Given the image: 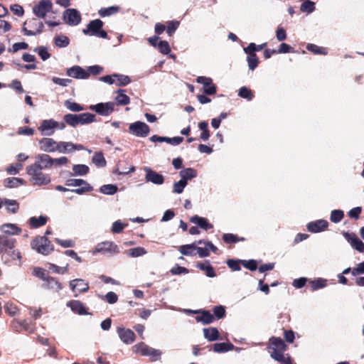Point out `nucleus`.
<instances>
[{"instance_id":"9","label":"nucleus","mask_w":364,"mask_h":364,"mask_svg":"<svg viewBox=\"0 0 364 364\" xmlns=\"http://www.w3.org/2000/svg\"><path fill=\"white\" fill-rule=\"evenodd\" d=\"M115 103L109 102L106 103L100 102L95 105H91L90 109L95 111L98 114L102 116H108L114 110Z\"/></svg>"},{"instance_id":"24","label":"nucleus","mask_w":364,"mask_h":364,"mask_svg":"<svg viewBox=\"0 0 364 364\" xmlns=\"http://www.w3.org/2000/svg\"><path fill=\"white\" fill-rule=\"evenodd\" d=\"M117 333L120 339L125 343H132L134 341L135 334L133 331L130 329H125L124 328H117Z\"/></svg>"},{"instance_id":"16","label":"nucleus","mask_w":364,"mask_h":364,"mask_svg":"<svg viewBox=\"0 0 364 364\" xmlns=\"http://www.w3.org/2000/svg\"><path fill=\"white\" fill-rule=\"evenodd\" d=\"M39 148L45 152H54L57 151L58 142L52 138H43L39 141Z\"/></svg>"},{"instance_id":"34","label":"nucleus","mask_w":364,"mask_h":364,"mask_svg":"<svg viewBox=\"0 0 364 364\" xmlns=\"http://www.w3.org/2000/svg\"><path fill=\"white\" fill-rule=\"evenodd\" d=\"M271 348L272 350H286L287 345L284 341L279 337H272L270 339Z\"/></svg>"},{"instance_id":"2","label":"nucleus","mask_w":364,"mask_h":364,"mask_svg":"<svg viewBox=\"0 0 364 364\" xmlns=\"http://www.w3.org/2000/svg\"><path fill=\"white\" fill-rule=\"evenodd\" d=\"M31 248L38 253L48 255L54 250L51 242L46 236L36 237L31 242Z\"/></svg>"},{"instance_id":"62","label":"nucleus","mask_w":364,"mask_h":364,"mask_svg":"<svg viewBox=\"0 0 364 364\" xmlns=\"http://www.w3.org/2000/svg\"><path fill=\"white\" fill-rule=\"evenodd\" d=\"M186 185L187 183L184 180L181 179L179 181L174 183L173 192L176 193H181Z\"/></svg>"},{"instance_id":"42","label":"nucleus","mask_w":364,"mask_h":364,"mask_svg":"<svg viewBox=\"0 0 364 364\" xmlns=\"http://www.w3.org/2000/svg\"><path fill=\"white\" fill-rule=\"evenodd\" d=\"M223 240L226 244H235L240 241H245V237H240L232 233H225L223 235Z\"/></svg>"},{"instance_id":"10","label":"nucleus","mask_w":364,"mask_h":364,"mask_svg":"<svg viewBox=\"0 0 364 364\" xmlns=\"http://www.w3.org/2000/svg\"><path fill=\"white\" fill-rule=\"evenodd\" d=\"M65 23L70 26H77L81 21L80 13L75 9H68L63 14Z\"/></svg>"},{"instance_id":"20","label":"nucleus","mask_w":364,"mask_h":364,"mask_svg":"<svg viewBox=\"0 0 364 364\" xmlns=\"http://www.w3.org/2000/svg\"><path fill=\"white\" fill-rule=\"evenodd\" d=\"M67 75L76 79H87L89 77L87 71L79 65H75L68 68L67 70Z\"/></svg>"},{"instance_id":"18","label":"nucleus","mask_w":364,"mask_h":364,"mask_svg":"<svg viewBox=\"0 0 364 364\" xmlns=\"http://www.w3.org/2000/svg\"><path fill=\"white\" fill-rule=\"evenodd\" d=\"M328 227V222L326 220H317L310 222L307 225V230L314 233L320 232L326 230Z\"/></svg>"},{"instance_id":"7","label":"nucleus","mask_w":364,"mask_h":364,"mask_svg":"<svg viewBox=\"0 0 364 364\" xmlns=\"http://www.w3.org/2000/svg\"><path fill=\"white\" fill-rule=\"evenodd\" d=\"M65 186H80V188L71 190L78 195H82L93 191V187L86 181L80 178H70L66 180Z\"/></svg>"},{"instance_id":"17","label":"nucleus","mask_w":364,"mask_h":364,"mask_svg":"<svg viewBox=\"0 0 364 364\" xmlns=\"http://www.w3.org/2000/svg\"><path fill=\"white\" fill-rule=\"evenodd\" d=\"M69 286L73 291L78 293L87 292L89 290V284L82 279H75L69 282Z\"/></svg>"},{"instance_id":"37","label":"nucleus","mask_w":364,"mask_h":364,"mask_svg":"<svg viewBox=\"0 0 364 364\" xmlns=\"http://www.w3.org/2000/svg\"><path fill=\"white\" fill-rule=\"evenodd\" d=\"M180 176L182 180H184L186 183L188 180H191L197 176V171L193 168H187L180 171Z\"/></svg>"},{"instance_id":"57","label":"nucleus","mask_w":364,"mask_h":364,"mask_svg":"<svg viewBox=\"0 0 364 364\" xmlns=\"http://www.w3.org/2000/svg\"><path fill=\"white\" fill-rule=\"evenodd\" d=\"M242 265L250 270V271H255L258 267L257 262L255 259H249V260H243L242 259Z\"/></svg>"},{"instance_id":"8","label":"nucleus","mask_w":364,"mask_h":364,"mask_svg":"<svg viewBox=\"0 0 364 364\" xmlns=\"http://www.w3.org/2000/svg\"><path fill=\"white\" fill-rule=\"evenodd\" d=\"M129 130L135 136L145 137L149 134L150 129L146 123L139 121L131 124Z\"/></svg>"},{"instance_id":"15","label":"nucleus","mask_w":364,"mask_h":364,"mask_svg":"<svg viewBox=\"0 0 364 364\" xmlns=\"http://www.w3.org/2000/svg\"><path fill=\"white\" fill-rule=\"evenodd\" d=\"M344 237L350 244L353 248L359 252H364V243L357 237L355 233H349L344 232L343 233Z\"/></svg>"},{"instance_id":"33","label":"nucleus","mask_w":364,"mask_h":364,"mask_svg":"<svg viewBox=\"0 0 364 364\" xmlns=\"http://www.w3.org/2000/svg\"><path fill=\"white\" fill-rule=\"evenodd\" d=\"M204 337L209 341H217L220 338L218 330L215 327H210L203 329Z\"/></svg>"},{"instance_id":"22","label":"nucleus","mask_w":364,"mask_h":364,"mask_svg":"<svg viewBox=\"0 0 364 364\" xmlns=\"http://www.w3.org/2000/svg\"><path fill=\"white\" fill-rule=\"evenodd\" d=\"M195 318L196 322L208 325L213 322L214 316L208 310L199 309V314H198Z\"/></svg>"},{"instance_id":"55","label":"nucleus","mask_w":364,"mask_h":364,"mask_svg":"<svg viewBox=\"0 0 364 364\" xmlns=\"http://www.w3.org/2000/svg\"><path fill=\"white\" fill-rule=\"evenodd\" d=\"M33 274L42 279L43 282L48 278L49 276L48 272H46L44 269L41 267H35L33 270Z\"/></svg>"},{"instance_id":"11","label":"nucleus","mask_w":364,"mask_h":364,"mask_svg":"<svg viewBox=\"0 0 364 364\" xmlns=\"http://www.w3.org/2000/svg\"><path fill=\"white\" fill-rule=\"evenodd\" d=\"M196 82L203 85V92L208 95H215L217 92V87L213 82L210 77L205 76H199L196 78Z\"/></svg>"},{"instance_id":"46","label":"nucleus","mask_w":364,"mask_h":364,"mask_svg":"<svg viewBox=\"0 0 364 364\" xmlns=\"http://www.w3.org/2000/svg\"><path fill=\"white\" fill-rule=\"evenodd\" d=\"M23 180L20 178H7L4 181V185L6 188H14L23 184Z\"/></svg>"},{"instance_id":"35","label":"nucleus","mask_w":364,"mask_h":364,"mask_svg":"<svg viewBox=\"0 0 364 364\" xmlns=\"http://www.w3.org/2000/svg\"><path fill=\"white\" fill-rule=\"evenodd\" d=\"M233 344L231 343H217L213 345V350L215 353H225L232 350Z\"/></svg>"},{"instance_id":"23","label":"nucleus","mask_w":364,"mask_h":364,"mask_svg":"<svg viewBox=\"0 0 364 364\" xmlns=\"http://www.w3.org/2000/svg\"><path fill=\"white\" fill-rule=\"evenodd\" d=\"M16 240L6 235H0V253H5L14 248Z\"/></svg>"},{"instance_id":"30","label":"nucleus","mask_w":364,"mask_h":364,"mask_svg":"<svg viewBox=\"0 0 364 364\" xmlns=\"http://www.w3.org/2000/svg\"><path fill=\"white\" fill-rule=\"evenodd\" d=\"M117 96L115 97L114 100L116 101L115 105H120V106H124L127 105L130 103V98L129 96H127L125 92V90H118L117 92Z\"/></svg>"},{"instance_id":"49","label":"nucleus","mask_w":364,"mask_h":364,"mask_svg":"<svg viewBox=\"0 0 364 364\" xmlns=\"http://www.w3.org/2000/svg\"><path fill=\"white\" fill-rule=\"evenodd\" d=\"M166 31L169 36H171L179 26L178 21H169L166 23Z\"/></svg>"},{"instance_id":"47","label":"nucleus","mask_w":364,"mask_h":364,"mask_svg":"<svg viewBox=\"0 0 364 364\" xmlns=\"http://www.w3.org/2000/svg\"><path fill=\"white\" fill-rule=\"evenodd\" d=\"M100 191L101 193L106 195H114L117 192L118 188L116 185L107 184L102 186Z\"/></svg>"},{"instance_id":"3","label":"nucleus","mask_w":364,"mask_h":364,"mask_svg":"<svg viewBox=\"0 0 364 364\" xmlns=\"http://www.w3.org/2000/svg\"><path fill=\"white\" fill-rule=\"evenodd\" d=\"M103 25L104 23L100 19L92 20L87 25V28L82 30V32L85 35L107 38V33L102 29Z\"/></svg>"},{"instance_id":"26","label":"nucleus","mask_w":364,"mask_h":364,"mask_svg":"<svg viewBox=\"0 0 364 364\" xmlns=\"http://www.w3.org/2000/svg\"><path fill=\"white\" fill-rule=\"evenodd\" d=\"M0 230L6 235H18L21 233V228L13 223H4L0 227Z\"/></svg>"},{"instance_id":"29","label":"nucleus","mask_w":364,"mask_h":364,"mask_svg":"<svg viewBox=\"0 0 364 364\" xmlns=\"http://www.w3.org/2000/svg\"><path fill=\"white\" fill-rule=\"evenodd\" d=\"M196 267L203 271L205 275L208 277H214L216 276L214 268L210 264L208 260H205L204 262L198 263Z\"/></svg>"},{"instance_id":"43","label":"nucleus","mask_w":364,"mask_h":364,"mask_svg":"<svg viewBox=\"0 0 364 364\" xmlns=\"http://www.w3.org/2000/svg\"><path fill=\"white\" fill-rule=\"evenodd\" d=\"M115 79V84L118 86H126L131 82L129 76L121 74H113Z\"/></svg>"},{"instance_id":"27","label":"nucleus","mask_w":364,"mask_h":364,"mask_svg":"<svg viewBox=\"0 0 364 364\" xmlns=\"http://www.w3.org/2000/svg\"><path fill=\"white\" fill-rule=\"evenodd\" d=\"M190 222L197 225L205 230H208L213 228V225L210 224L206 218L200 217L197 215L192 216L190 218Z\"/></svg>"},{"instance_id":"58","label":"nucleus","mask_w":364,"mask_h":364,"mask_svg":"<svg viewBox=\"0 0 364 364\" xmlns=\"http://www.w3.org/2000/svg\"><path fill=\"white\" fill-rule=\"evenodd\" d=\"M238 95L240 97L247 99L248 100H252V97H254L252 90L250 89L247 88V87H242L239 90Z\"/></svg>"},{"instance_id":"32","label":"nucleus","mask_w":364,"mask_h":364,"mask_svg":"<svg viewBox=\"0 0 364 364\" xmlns=\"http://www.w3.org/2000/svg\"><path fill=\"white\" fill-rule=\"evenodd\" d=\"M117 246L112 242H105L97 245L96 251L99 252H116Z\"/></svg>"},{"instance_id":"19","label":"nucleus","mask_w":364,"mask_h":364,"mask_svg":"<svg viewBox=\"0 0 364 364\" xmlns=\"http://www.w3.org/2000/svg\"><path fill=\"white\" fill-rule=\"evenodd\" d=\"M44 289L51 290L55 292H59L63 288V284L55 277L48 276L42 284Z\"/></svg>"},{"instance_id":"13","label":"nucleus","mask_w":364,"mask_h":364,"mask_svg":"<svg viewBox=\"0 0 364 364\" xmlns=\"http://www.w3.org/2000/svg\"><path fill=\"white\" fill-rule=\"evenodd\" d=\"M53 4L50 0H41L38 5L33 9L34 14L39 18H44L46 14L52 9Z\"/></svg>"},{"instance_id":"48","label":"nucleus","mask_w":364,"mask_h":364,"mask_svg":"<svg viewBox=\"0 0 364 364\" xmlns=\"http://www.w3.org/2000/svg\"><path fill=\"white\" fill-rule=\"evenodd\" d=\"M228 267L233 272L241 269L242 259H229L226 261Z\"/></svg>"},{"instance_id":"56","label":"nucleus","mask_w":364,"mask_h":364,"mask_svg":"<svg viewBox=\"0 0 364 364\" xmlns=\"http://www.w3.org/2000/svg\"><path fill=\"white\" fill-rule=\"evenodd\" d=\"M65 105L72 112H80L84 110V107L82 105L75 102H70V100H66L65 102Z\"/></svg>"},{"instance_id":"21","label":"nucleus","mask_w":364,"mask_h":364,"mask_svg":"<svg viewBox=\"0 0 364 364\" xmlns=\"http://www.w3.org/2000/svg\"><path fill=\"white\" fill-rule=\"evenodd\" d=\"M146 179L151 181L154 184L161 185L164 182V177L163 175L151 170L150 168L146 167Z\"/></svg>"},{"instance_id":"45","label":"nucleus","mask_w":364,"mask_h":364,"mask_svg":"<svg viewBox=\"0 0 364 364\" xmlns=\"http://www.w3.org/2000/svg\"><path fill=\"white\" fill-rule=\"evenodd\" d=\"M311 291L325 287L327 285L326 279L318 278L309 282Z\"/></svg>"},{"instance_id":"61","label":"nucleus","mask_w":364,"mask_h":364,"mask_svg":"<svg viewBox=\"0 0 364 364\" xmlns=\"http://www.w3.org/2000/svg\"><path fill=\"white\" fill-rule=\"evenodd\" d=\"M214 318L218 319L223 318L225 316V309L223 306H215L213 309Z\"/></svg>"},{"instance_id":"12","label":"nucleus","mask_w":364,"mask_h":364,"mask_svg":"<svg viewBox=\"0 0 364 364\" xmlns=\"http://www.w3.org/2000/svg\"><path fill=\"white\" fill-rule=\"evenodd\" d=\"M58 127V122L50 119L43 120L38 129L41 132L42 135L50 136L54 133V129Z\"/></svg>"},{"instance_id":"40","label":"nucleus","mask_w":364,"mask_h":364,"mask_svg":"<svg viewBox=\"0 0 364 364\" xmlns=\"http://www.w3.org/2000/svg\"><path fill=\"white\" fill-rule=\"evenodd\" d=\"M247 54V60L248 63L249 69L254 70L259 64V58L255 53H245Z\"/></svg>"},{"instance_id":"39","label":"nucleus","mask_w":364,"mask_h":364,"mask_svg":"<svg viewBox=\"0 0 364 364\" xmlns=\"http://www.w3.org/2000/svg\"><path fill=\"white\" fill-rule=\"evenodd\" d=\"M120 7L118 6H112L107 8H101L98 11V14L101 17L109 16L119 12Z\"/></svg>"},{"instance_id":"44","label":"nucleus","mask_w":364,"mask_h":364,"mask_svg":"<svg viewBox=\"0 0 364 364\" xmlns=\"http://www.w3.org/2000/svg\"><path fill=\"white\" fill-rule=\"evenodd\" d=\"M57 151L60 153L73 152V144L72 142L65 141L58 142Z\"/></svg>"},{"instance_id":"64","label":"nucleus","mask_w":364,"mask_h":364,"mask_svg":"<svg viewBox=\"0 0 364 364\" xmlns=\"http://www.w3.org/2000/svg\"><path fill=\"white\" fill-rule=\"evenodd\" d=\"M86 71H87V73H89V77L92 75H97L99 74H100L102 71H103V68L98 65H92V66H89Z\"/></svg>"},{"instance_id":"52","label":"nucleus","mask_w":364,"mask_h":364,"mask_svg":"<svg viewBox=\"0 0 364 364\" xmlns=\"http://www.w3.org/2000/svg\"><path fill=\"white\" fill-rule=\"evenodd\" d=\"M266 46V43L260 45H256L254 43H250L246 48H244V51L245 53H255L256 51L262 50Z\"/></svg>"},{"instance_id":"59","label":"nucleus","mask_w":364,"mask_h":364,"mask_svg":"<svg viewBox=\"0 0 364 364\" xmlns=\"http://www.w3.org/2000/svg\"><path fill=\"white\" fill-rule=\"evenodd\" d=\"M34 51L38 53V55L43 60H46L50 56V54L48 53V49L45 46H39L34 49Z\"/></svg>"},{"instance_id":"28","label":"nucleus","mask_w":364,"mask_h":364,"mask_svg":"<svg viewBox=\"0 0 364 364\" xmlns=\"http://www.w3.org/2000/svg\"><path fill=\"white\" fill-rule=\"evenodd\" d=\"M48 218L47 216L40 215L37 217H31L29 218L28 223L31 228H38L46 224Z\"/></svg>"},{"instance_id":"50","label":"nucleus","mask_w":364,"mask_h":364,"mask_svg":"<svg viewBox=\"0 0 364 364\" xmlns=\"http://www.w3.org/2000/svg\"><path fill=\"white\" fill-rule=\"evenodd\" d=\"M89 167L84 164H77L73 167V171L77 176H85L89 172Z\"/></svg>"},{"instance_id":"60","label":"nucleus","mask_w":364,"mask_h":364,"mask_svg":"<svg viewBox=\"0 0 364 364\" xmlns=\"http://www.w3.org/2000/svg\"><path fill=\"white\" fill-rule=\"evenodd\" d=\"M157 47L164 55H167L171 52V47L166 41H159Z\"/></svg>"},{"instance_id":"54","label":"nucleus","mask_w":364,"mask_h":364,"mask_svg":"<svg viewBox=\"0 0 364 364\" xmlns=\"http://www.w3.org/2000/svg\"><path fill=\"white\" fill-rule=\"evenodd\" d=\"M55 43L59 48H64L69 45L70 39L65 36H58L55 38Z\"/></svg>"},{"instance_id":"4","label":"nucleus","mask_w":364,"mask_h":364,"mask_svg":"<svg viewBox=\"0 0 364 364\" xmlns=\"http://www.w3.org/2000/svg\"><path fill=\"white\" fill-rule=\"evenodd\" d=\"M43 23L36 18L28 19L23 24L22 31L26 36H36L43 31Z\"/></svg>"},{"instance_id":"1","label":"nucleus","mask_w":364,"mask_h":364,"mask_svg":"<svg viewBox=\"0 0 364 364\" xmlns=\"http://www.w3.org/2000/svg\"><path fill=\"white\" fill-rule=\"evenodd\" d=\"M63 119L65 123L73 127H77L78 124H90L95 121L96 116L94 114L85 112L80 114H67L64 116Z\"/></svg>"},{"instance_id":"5","label":"nucleus","mask_w":364,"mask_h":364,"mask_svg":"<svg viewBox=\"0 0 364 364\" xmlns=\"http://www.w3.org/2000/svg\"><path fill=\"white\" fill-rule=\"evenodd\" d=\"M27 173L31 176V181L34 185H43L48 184L50 181V178L48 175L42 173L41 169L34 167L33 166H29L27 167Z\"/></svg>"},{"instance_id":"41","label":"nucleus","mask_w":364,"mask_h":364,"mask_svg":"<svg viewBox=\"0 0 364 364\" xmlns=\"http://www.w3.org/2000/svg\"><path fill=\"white\" fill-rule=\"evenodd\" d=\"M306 48L314 54L327 55L328 49L325 47H320L313 43H308Z\"/></svg>"},{"instance_id":"31","label":"nucleus","mask_w":364,"mask_h":364,"mask_svg":"<svg viewBox=\"0 0 364 364\" xmlns=\"http://www.w3.org/2000/svg\"><path fill=\"white\" fill-rule=\"evenodd\" d=\"M197 245L198 244L196 242L189 245H181L178 247V250L183 255L193 256L196 255L195 251L197 248Z\"/></svg>"},{"instance_id":"14","label":"nucleus","mask_w":364,"mask_h":364,"mask_svg":"<svg viewBox=\"0 0 364 364\" xmlns=\"http://www.w3.org/2000/svg\"><path fill=\"white\" fill-rule=\"evenodd\" d=\"M34 167L39 169L49 168L53 166V158L46 154H40L36 156V161L33 164Z\"/></svg>"},{"instance_id":"38","label":"nucleus","mask_w":364,"mask_h":364,"mask_svg":"<svg viewBox=\"0 0 364 364\" xmlns=\"http://www.w3.org/2000/svg\"><path fill=\"white\" fill-rule=\"evenodd\" d=\"M92 163L99 168L105 167L107 165V161L104 157L102 152H95L92 159Z\"/></svg>"},{"instance_id":"25","label":"nucleus","mask_w":364,"mask_h":364,"mask_svg":"<svg viewBox=\"0 0 364 364\" xmlns=\"http://www.w3.org/2000/svg\"><path fill=\"white\" fill-rule=\"evenodd\" d=\"M67 306L75 314L80 315L88 314L84 304L80 301L70 300L67 303Z\"/></svg>"},{"instance_id":"6","label":"nucleus","mask_w":364,"mask_h":364,"mask_svg":"<svg viewBox=\"0 0 364 364\" xmlns=\"http://www.w3.org/2000/svg\"><path fill=\"white\" fill-rule=\"evenodd\" d=\"M134 352L143 356H150L151 361H156L161 358V352L159 350L149 347L144 342H141L133 346Z\"/></svg>"},{"instance_id":"51","label":"nucleus","mask_w":364,"mask_h":364,"mask_svg":"<svg viewBox=\"0 0 364 364\" xmlns=\"http://www.w3.org/2000/svg\"><path fill=\"white\" fill-rule=\"evenodd\" d=\"M344 217V213L341 210H333L331 213L330 220L334 223H338L342 220Z\"/></svg>"},{"instance_id":"36","label":"nucleus","mask_w":364,"mask_h":364,"mask_svg":"<svg viewBox=\"0 0 364 364\" xmlns=\"http://www.w3.org/2000/svg\"><path fill=\"white\" fill-rule=\"evenodd\" d=\"M4 205L7 212L10 214H15L19 210V203L16 200L6 199Z\"/></svg>"},{"instance_id":"63","label":"nucleus","mask_w":364,"mask_h":364,"mask_svg":"<svg viewBox=\"0 0 364 364\" xmlns=\"http://www.w3.org/2000/svg\"><path fill=\"white\" fill-rule=\"evenodd\" d=\"M21 326H22V331H25L28 333H33L35 330L34 323L32 322H28L26 320L20 321Z\"/></svg>"},{"instance_id":"53","label":"nucleus","mask_w":364,"mask_h":364,"mask_svg":"<svg viewBox=\"0 0 364 364\" xmlns=\"http://www.w3.org/2000/svg\"><path fill=\"white\" fill-rule=\"evenodd\" d=\"M315 4L313 1H311L309 0H306L304 1L300 6V10L302 12H307V13H311L315 9Z\"/></svg>"}]
</instances>
